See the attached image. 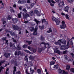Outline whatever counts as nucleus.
Returning a JSON list of instances; mask_svg holds the SVG:
<instances>
[{
  "label": "nucleus",
  "mask_w": 74,
  "mask_h": 74,
  "mask_svg": "<svg viewBox=\"0 0 74 74\" xmlns=\"http://www.w3.org/2000/svg\"><path fill=\"white\" fill-rule=\"evenodd\" d=\"M8 69H6V71L5 72V74H8Z\"/></svg>",
  "instance_id": "nucleus-50"
},
{
  "label": "nucleus",
  "mask_w": 74,
  "mask_h": 74,
  "mask_svg": "<svg viewBox=\"0 0 74 74\" xmlns=\"http://www.w3.org/2000/svg\"><path fill=\"white\" fill-rule=\"evenodd\" d=\"M7 18H8V19L9 20H10V19H11V16H10V15L8 16Z\"/></svg>",
  "instance_id": "nucleus-39"
},
{
  "label": "nucleus",
  "mask_w": 74,
  "mask_h": 74,
  "mask_svg": "<svg viewBox=\"0 0 74 74\" xmlns=\"http://www.w3.org/2000/svg\"><path fill=\"white\" fill-rule=\"evenodd\" d=\"M71 72H73V73H74V69L72 68L71 69Z\"/></svg>",
  "instance_id": "nucleus-46"
},
{
  "label": "nucleus",
  "mask_w": 74,
  "mask_h": 74,
  "mask_svg": "<svg viewBox=\"0 0 74 74\" xmlns=\"http://www.w3.org/2000/svg\"><path fill=\"white\" fill-rule=\"evenodd\" d=\"M16 74H21V72H20V71H18L16 72Z\"/></svg>",
  "instance_id": "nucleus-60"
},
{
  "label": "nucleus",
  "mask_w": 74,
  "mask_h": 74,
  "mask_svg": "<svg viewBox=\"0 0 74 74\" xmlns=\"http://www.w3.org/2000/svg\"><path fill=\"white\" fill-rule=\"evenodd\" d=\"M16 48L18 50H21V47H20L19 45H18Z\"/></svg>",
  "instance_id": "nucleus-28"
},
{
  "label": "nucleus",
  "mask_w": 74,
  "mask_h": 74,
  "mask_svg": "<svg viewBox=\"0 0 74 74\" xmlns=\"http://www.w3.org/2000/svg\"><path fill=\"white\" fill-rule=\"evenodd\" d=\"M6 40V37H5V38H2V40L3 41H5Z\"/></svg>",
  "instance_id": "nucleus-43"
},
{
  "label": "nucleus",
  "mask_w": 74,
  "mask_h": 74,
  "mask_svg": "<svg viewBox=\"0 0 74 74\" xmlns=\"http://www.w3.org/2000/svg\"><path fill=\"white\" fill-rule=\"evenodd\" d=\"M29 58L30 60H32V59H34L33 56H30Z\"/></svg>",
  "instance_id": "nucleus-35"
},
{
  "label": "nucleus",
  "mask_w": 74,
  "mask_h": 74,
  "mask_svg": "<svg viewBox=\"0 0 74 74\" xmlns=\"http://www.w3.org/2000/svg\"><path fill=\"white\" fill-rule=\"evenodd\" d=\"M41 15V14L39 12H38L37 13V16H40Z\"/></svg>",
  "instance_id": "nucleus-26"
},
{
  "label": "nucleus",
  "mask_w": 74,
  "mask_h": 74,
  "mask_svg": "<svg viewBox=\"0 0 74 74\" xmlns=\"http://www.w3.org/2000/svg\"><path fill=\"white\" fill-rule=\"evenodd\" d=\"M12 21H13L14 22H18V18H12Z\"/></svg>",
  "instance_id": "nucleus-17"
},
{
  "label": "nucleus",
  "mask_w": 74,
  "mask_h": 74,
  "mask_svg": "<svg viewBox=\"0 0 74 74\" xmlns=\"http://www.w3.org/2000/svg\"><path fill=\"white\" fill-rule=\"evenodd\" d=\"M61 40H59L58 41V45H61V44H60V43H61Z\"/></svg>",
  "instance_id": "nucleus-31"
},
{
  "label": "nucleus",
  "mask_w": 74,
  "mask_h": 74,
  "mask_svg": "<svg viewBox=\"0 0 74 74\" xmlns=\"http://www.w3.org/2000/svg\"><path fill=\"white\" fill-rule=\"evenodd\" d=\"M28 48L29 50H30L31 51H33L34 52H36V49H33V47H31V46H28Z\"/></svg>",
  "instance_id": "nucleus-6"
},
{
  "label": "nucleus",
  "mask_w": 74,
  "mask_h": 74,
  "mask_svg": "<svg viewBox=\"0 0 74 74\" xmlns=\"http://www.w3.org/2000/svg\"><path fill=\"white\" fill-rule=\"evenodd\" d=\"M12 27L14 30H18L20 29V28L19 27L16 25H12Z\"/></svg>",
  "instance_id": "nucleus-5"
},
{
  "label": "nucleus",
  "mask_w": 74,
  "mask_h": 74,
  "mask_svg": "<svg viewBox=\"0 0 74 74\" xmlns=\"http://www.w3.org/2000/svg\"><path fill=\"white\" fill-rule=\"evenodd\" d=\"M1 21L3 22V24L4 25V24H5V23H6L7 22L5 21H4V19L2 18L1 20Z\"/></svg>",
  "instance_id": "nucleus-29"
},
{
  "label": "nucleus",
  "mask_w": 74,
  "mask_h": 74,
  "mask_svg": "<svg viewBox=\"0 0 74 74\" xmlns=\"http://www.w3.org/2000/svg\"><path fill=\"white\" fill-rule=\"evenodd\" d=\"M22 0L18 1V3H19H19L22 4Z\"/></svg>",
  "instance_id": "nucleus-52"
},
{
  "label": "nucleus",
  "mask_w": 74,
  "mask_h": 74,
  "mask_svg": "<svg viewBox=\"0 0 74 74\" xmlns=\"http://www.w3.org/2000/svg\"><path fill=\"white\" fill-rule=\"evenodd\" d=\"M41 44H44V45H45L42 48V50H44V49H45L47 48L46 45H47L48 48H50V45H49L48 43H45L44 42H42L40 44V45H41Z\"/></svg>",
  "instance_id": "nucleus-2"
},
{
  "label": "nucleus",
  "mask_w": 74,
  "mask_h": 74,
  "mask_svg": "<svg viewBox=\"0 0 74 74\" xmlns=\"http://www.w3.org/2000/svg\"><path fill=\"white\" fill-rule=\"evenodd\" d=\"M30 72H31L32 73H33L34 72V70L32 69V68H30Z\"/></svg>",
  "instance_id": "nucleus-36"
},
{
  "label": "nucleus",
  "mask_w": 74,
  "mask_h": 74,
  "mask_svg": "<svg viewBox=\"0 0 74 74\" xmlns=\"http://www.w3.org/2000/svg\"><path fill=\"white\" fill-rule=\"evenodd\" d=\"M65 16L66 19H69V20H70V18H69V15H67V14H66Z\"/></svg>",
  "instance_id": "nucleus-30"
},
{
  "label": "nucleus",
  "mask_w": 74,
  "mask_h": 74,
  "mask_svg": "<svg viewBox=\"0 0 74 74\" xmlns=\"http://www.w3.org/2000/svg\"><path fill=\"white\" fill-rule=\"evenodd\" d=\"M55 51L56 52L58 53L59 54V55H60L61 52H60L59 51V50L58 49V48H56L55 49Z\"/></svg>",
  "instance_id": "nucleus-14"
},
{
  "label": "nucleus",
  "mask_w": 74,
  "mask_h": 74,
  "mask_svg": "<svg viewBox=\"0 0 74 74\" xmlns=\"http://www.w3.org/2000/svg\"><path fill=\"white\" fill-rule=\"evenodd\" d=\"M2 69H4V67L3 66H1L0 67V73H1V70H2Z\"/></svg>",
  "instance_id": "nucleus-45"
},
{
  "label": "nucleus",
  "mask_w": 74,
  "mask_h": 74,
  "mask_svg": "<svg viewBox=\"0 0 74 74\" xmlns=\"http://www.w3.org/2000/svg\"><path fill=\"white\" fill-rule=\"evenodd\" d=\"M41 72V71L40 69H38V74H40Z\"/></svg>",
  "instance_id": "nucleus-41"
},
{
  "label": "nucleus",
  "mask_w": 74,
  "mask_h": 74,
  "mask_svg": "<svg viewBox=\"0 0 74 74\" xmlns=\"http://www.w3.org/2000/svg\"><path fill=\"white\" fill-rule=\"evenodd\" d=\"M46 21H45V19H44L42 21V23H44Z\"/></svg>",
  "instance_id": "nucleus-57"
},
{
  "label": "nucleus",
  "mask_w": 74,
  "mask_h": 74,
  "mask_svg": "<svg viewBox=\"0 0 74 74\" xmlns=\"http://www.w3.org/2000/svg\"><path fill=\"white\" fill-rule=\"evenodd\" d=\"M55 44H56V45H58V44H59V43H58V42H55Z\"/></svg>",
  "instance_id": "nucleus-63"
},
{
  "label": "nucleus",
  "mask_w": 74,
  "mask_h": 74,
  "mask_svg": "<svg viewBox=\"0 0 74 74\" xmlns=\"http://www.w3.org/2000/svg\"><path fill=\"white\" fill-rule=\"evenodd\" d=\"M54 34H56L57 33V31L56 30H54Z\"/></svg>",
  "instance_id": "nucleus-58"
},
{
  "label": "nucleus",
  "mask_w": 74,
  "mask_h": 74,
  "mask_svg": "<svg viewBox=\"0 0 74 74\" xmlns=\"http://www.w3.org/2000/svg\"><path fill=\"white\" fill-rule=\"evenodd\" d=\"M64 1H61L60 3L58 4V5L59 7H62V6H63L64 5Z\"/></svg>",
  "instance_id": "nucleus-7"
},
{
  "label": "nucleus",
  "mask_w": 74,
  "mask_h": 74,
  "mask_svg": "<svg viewBox=\"0 0 74 74\" xmlns=\"http://www.w3.org/2000/svg\"><path fill=\"white\" fill-rule=\"evenodd\" d=\"M29 29L31 32H32L33 30H35V29H34V27H31Z\"/></svg>",
  "instance_id": "nucleus-20"
},
{
  "label": "nucleus",
  "mask_w": 74,
  "mask_h": 74,
  "mask_svg": "<svg viewBox=\"0 0 74 74\" xmlns=\"http://www.w3.org/2000/svg\"><path fill=\"white\" fill-rule=\"evenodd\" d=\"M69 45H73V43L72 41H70Z\"/></svg>",
  "instance_id": "nucleus-47"
},
{
  "label": "nucleus",
  "mask_w": 74,
  "mask_h": 74,
  "mask_svg": "<svg viewBox=\"0 0 74 74\" xmlns=\"http://www.w3.org/2000/svg\"><path fill=\"white\" fill-rule=\"evenodd\" d=\"M35 4L34 3H32L31 5V7L32 8L33 7H34V5Z\"/></svg>",
  "instance_id": "nucleus-42"
},
{
  "label": "nucleus",
  "mask_w": 74,
  "mask_h": 74,
  "mask_svg": "<svg viewBox=\"0 0 74 74\" xmlns=\"http://www.w3.org/2000/svg\"><path fill=\"white\" fill-rule=\"evenodd\" d=\"M10 53H5L4 54V55L5 57H6V58H8L10 56Z\"/></svg>",
  "instance_id": "nucleus-11"
},
{
  "label": "nucleus",
  "mask_w": 74,
  "mask_h": 74,
  "mask_svg": "<svg viewBox=\"0 0 74 74\" xmlns=\"http://www.w3.org/2000/svg\"><path fill=\"white\" fill-rule=\"evenodd\" d=\"M55 22L56 23V25H59L60 23V20L56 19L55 20Z\"/></svg>",
  "instance_id": "nucleus-15"
},
{
  "label": "nucleus",
  "mask_w": 74,
  "mask_h": 74,
  "mask_svg": "<svg viewBox=\"0 0 74 74\" xmlns=\"http://www.w3.org/2000/svg\"><path fill=\"white\" fill-rule=\"evenodd\" d=\"M69 42H68L67 43V46H62L61 47V49L62 50H65L66 49H68L69 48Z\"/></svg>",
  "instance_id": "nucleus-3"
},
{
  "label": "nucleus",
  "mask_w": 74,
  "mask_h": 74,
  "mask_svg": "<svg viewBox=\"0 0 74 74\" xmlns=\"http://www.w3.org/2000/svg\"><path fill=\"white\" fill-rule=\"evenodd\" d=\"M12 38V40H13V41H14V42H16V40H15V39H14V38Z\"/></svg>",
  "instance_id": "nucleus-56"
},
{
  "label": "nucleus",
  "mask_w": 74,
  "mask_h": 74,
  "mask_svg": "<svg viewBox=\"0 0 74 74\" xmlns=\"http://www.w3.org/2000/svg\"><path fill=\"white\" fill-rule=\"evenodd\" d=\"M14 70L13 72V74H15V73L16 71V66H14L13 67Z\"/></svg>",
  "instance_id": "nucleus-18"
},
{
  "label": "nucleus",
  "mask_w": 74,
  "mask_h": 74,
  "mask_svg": "<svg viewBox=\"0 0 74 74\" xmlns=\"http://www.w3.org/2000/svg\"><path fill=\"white\" fill-rule=\"evenodd\" d=\"M15 55L19 56V55H20V54H21V51H18L17 52L16 51H15Z\"/></svg>",
  "instance_id": "nucleus-13"
},
{
  "label": "nucleus",
  "mask_w": 74,
  "mask_h": 74,
  "mask_svg": "<svg viewBox=\"0 0 74 74\" xmlns=\"http://www.w3.org/2000/svg\"><path fill=\"white\" fill-rule=\"evenodd\" d=\"M58 64H57V65H55L53 67V68H55L56 69H58Z\"/></svg>",
  "instance_id": "nucleus-25"
},
{
  "label": "nucleus",
  "mask_w": 74,
  "mask_h": 74,
  "mask_svg": "<svg viewBox=\"0 0 74 74\" xmlns=\"http://www.w3.org/2000/svg\"><path fill=\"white\" fill-rule=\"evenodd\" d=\"M68 1H69V3H71V2H73V1L72 0H67Z\"/></svg>",
  "instance_id": "nucleus-62"
},
{
  "label": "nucleus",
  "mask_w": 74,
  "mask_h": 74,
  "mask_svg": "<svg viewBox=\"0 0 74 74\" xmlns=\"http://www.w3.org/2000/svg\"><path fill=\"white\" fill-rule=\"evenodd\" d=\"M52 19L53 21H56V18L53 16L52 17Z\"/></svg>",
  "instance_id": "nucleus-33"
},
{
  "label": "nucleus",
  "mask_w": 74,
  "mask_h": 74,
  "mask_svg": "<svg viewBox=\"0 0 74 74\" xmlns=\"http://www.w3.org/2000/svg\"><path fill=\"white\" fill-rule=\"evenodd\" d=\"M33 35H37L38 34L37 32V28H35L34 31L33 32Z\"/></svg>",
  "instance_id": "nucleus-10"
},
{
  "label": "nucleus",
  "mask_w": 74,
  "mask_h": 74,
  "mask_svg": "<svg viewBox=\"0 0 74 74\" xmlns=\"http://www.w3.org/2000/svg\"><path fill=\"white\" fill-rule=\"evenodd\" d=\"M24 51L25 52H27V53H29V54H31L32 53L30 52V51L27 50H25Z\"/></svg>",
  "instance_id": "nucleus-27"
},
{
  "label": "nucleus",
  "mask_w": 74,
  "mask_h": 74,
  "mask_svg": "<svg viewBox=\"0 0 74 74\" xmlns=\"http://www.w3.org/2000/svg\"><path fill=\"white\" fill-rule=\"evenodd\" d=\"M23 11H24L25 13H23V18H26L27 17H29L30 16H29V14H27L26 12H27V10H26V9L25 8H23Z\"/></svg>",
  "instance_id": "nucleus-1"
},
{
  "label": "nucleus",
  "mask_w": 74,
  "mask_h": 74,
  "mask_svg": "<svg viewBox=\"0 0 74 74\" xmlns=\"http://www.w3.org/2000/svg\"><path fill=\"white\" fill-rule=\"evenodd\" d=\"M18 16L19 18H20L21 17V14H18Z\"/></svg>",
  "instance_id": "nucleus-54"
},
{
  "label": "nucleus",
  "mask_w": 74,
  "mask_h": 74,
  "mask_svg": "<svg viewBox=\"0 0 74 74\" xmlns=\"http://www.w3.org/2000/svg\"><path fill=\"white\" fill-rule=\"evenodd\" d=\"M10 47H12V48H14V49L16 48L15 46V45H13L12 43L11 42L10 43Z\"/></svg>",
  "instance_id": "nucleus-12"
},
{
  "label": "nucleus",
  "mask_w": 74,
  "mask_h": 74,
  "mask_svg": "<svg viewBox=\"0 0 74 74\" xmlns=\"http://www.w3.org/2000/svg\"><path fill=\"white\" fill-rule=\"evenodd\" d=\"M39 28H40V29H41V30H42L43 29H44V27L43 26H40L39 27Z\"/></svg>",
  "instance_id": "nucleus-48"
},
{
  "label": "nucleus",
  "mask_w": 74,
  "mask_h": 74,
  "mask_svg": "<svg viewBox=\"0 0 74 74\" xmlns=\"http://www.w3.org/2000/svg\"><path fill=\"white\" fill-rule=\"evenodd\" d=\"M40 39L42 41H44V37L42 36H41Z\"/></svg>",
  "instance_id": "nucleus-21"
},
{
  "label": "nucleus",
  "mask_w": 74,
  "mask_h": 74,
  "mask_svg": "<svg viewBox=\"0 0 74 74\" xmlns=\"http://www.w3.org/2000/svg\"><path fill=\"white\" fill-rule=\"evenodd\" d=\"M34 21H35V22H36L37 24L38 25V23H39L40 22L39 21L37 20V19H34Z\"/></svg>",
  "instance_id": "nucleus-23"
},
{
  "label": "nucleus",
  "mask_w": 74,
  "mask_h": 74,
  "mask_svg": "<svg viewBox=\"0 0 74 74\" xmlns=\"http://www.w3.org/2000/svg\"><path fill=\"white\" fill-rule=\"evenodd\" d=\"M27 56H26L25 58V61L27 62H28V59L27 58Z\"/></svg>",
  "instance_id": "nucleus-32"
},
{
  "label": "nucleus",
  "mask_w": 74,
  "mask_h": 74,
  "mask_svg": "<svg viewBox=\"0 0 74 74\" xmlns=\"http://www.w3.org/2000/svg\"><path fill=\"white\" fill-rule=\"evenodd\" d=\"M55 61H51L50 63L51 66V65L53 64H55Z\"/></svg>",
  "instance_id": "nucleus-34"
},
{
  "label": "nucleus",
  "mask_w": 74,
  "mask_h": 74,
  "mask_svg": "<svg viewBox=\"0 0 74 74\" xmlns=\"http://www.w3.org/2000/svg\"><path fill=\"white\" fill-rule=\"evenodd\" d=\"M68 58V56H65V60H67Z\"/></svg>",
  "instance_id": "nucleus-55"
},
{
  "label": "nucleus",
  "mask_w": 74,
  "mask_h": 74,
  "mask_svg": "<svg viewBox=\"0 0 74 74\" xmlns=\"http://www.w3.org/2000/svg\"><path fill=\"white\" fill-rule=\"evenodd\" d=\"M67 52V51L66 50L65 51L63 52V54H66Z\"/></svg>",
  "instance_id": "nucleus-53"
},
{
  "label": "nucleus",
  "mask_w": 74,
  "mask_h": 74,
  "mask_svg": "<svg viewBox=\"0 0 74 74\" xmlns=\"http://www.w3.org/2000/svg\"><path fill=\"white\" fill-rule=\"evenodd\" d=\"M38 50H39V52H41L42 51V49H41L40 48H39L38 49Z\"/></svg>",
  "instance_id": "nucleus-51"
},
{
  "label": "nucleus",
  "mask_w": 74,
  "mask_h": 74,
  "mask_svg": "<svg viewBox=\"0 0 74 74\" xmlns=\"http://www.w3.org/2000/svg\"><path fill=\"white\" fill-rule=\"evenodd\" d=\"M29 14L31 15V16H33V15H34V13H33V11H31L29 13Z\"/></svg>",
  "instance_id": "nucleus-19"
},
{
  "label": "nucleus",
  "mask_w": 74,
  "mask_h": 74,
  "mask_svg": "<svg viewBox=\"0 0 74 74\" xmlns=\"http://www.w3.org/2000/svg\"><path fill=\"white\" fill-rule=\"evenodd\" d=\"M26 3V1H22V4H25Z\"/></svg>",
  "instance_id": "nucleus-44"
},
{
  "label": "nucleus",
  "mask_w": 74,
  "mask_h": 74,
  "mask_svg": "<svg viewBox=\"0 0 74 74\" xmlns=\"http://www.w3.org/2000/svg\"><path fill=\"white\" fill-rule=\"evenodd\" d=\"M71 55H72L73 57V58H74V54L73 53H71Z\"/></svg>",
  "instance_id": "nucleus-59"
},
{
  "label": "nucleus",
  "mask_w": 74,
  "mask_h": 74,
  "mask_svg": "<svg viewBox=\"0 0 74 74\" xmlns=\"http://www.w3.org/2000/svg\"><path fill=\"white\" fill-rule=\"evenodd\" d=\"M61 29H65L66 27V25L65 24H63L61 25L60 26Z\"/></svg>",
  "instance_id": "nucleus-8"
},
{
  "label": "nucleus",
  "mask_w": 74,
  "mask_h": 74,
  "mask_svg": "<svg viewBox=\"0 0 74 74\" xmlns=\"http://www.w3.org/2000/svg\"><path fill=\"white\" fill-rule=\"evenodd\" d=\"M27 3H30V0H28L27 1Z\"/></svg>",
  "instance_id": "nucleus-64"
},
{
  "label": "nucleus",
  "mask_w": 74,
  "mask_h": 74,
  "mask_svg": "<svg viewBox=\"0 0 74 74\" xmlns=\"http://www.w3.org/2000/svg\"><path fill=\"white\" fill-rule=\"evenodd\" d=\"M5 62V60L2 61L1 62H0V66H1V65L2 64V63H4Z\"/></svg>",
  "instance_id": "nucleus-37"
},
{
  "label": "nucleus",
  "mask_w": 74,
  "mask_h": 74,
  "mask_svg": "<svg viewBox=\"0 0 74 74\" xmlns=\"http://www.w3.org/2000/svg\"><path fill=\"white\" fill-rule=\"evenodd\" d=\"M38 11L37 10H35L34 11V12L35 14H37V13H38Z\"/></svg>",
  "instance_id": "nucleus-49"
},
{
  "label": "nucleus",
  "mask_w": 74,
  "mask_h": 74,
  "mask_svg": "<svg viewBox=\"0 0 74 74\" xmlns=\"http://www.w3.org/2000/svg\"><path fill=\"white\" fill-rule=\"evenodd\" d=\"M61 43L63 44H66V41L65 39H61Z\"/></svg>",
  "instance_id": "nucleus-9"
},
{
  "label": "nucleus",
  "mask_w": 74,
  "mask_h": 74,
  "mask_svg": "<svg viewBox=\"0 0 74 74\" xmlns=\"http://www.w3.org/2000/svg\"><path fill=\"white\" fill-rule=\"evenodd\" d=\"M70 65H67L66 66V70H69V69H70Z\"/></svg>",
  "instance_id": "nucleus-22"
},
{
  "label": "nucleus",
  "mask_w": 74,
  "mask_h": 74,
  "mask_svg": "<svg viewBox=\"0 0 74 74\" xmlns=\"http://www.w3.org/2000/svg\"><path fill=\"white\" fill-rule=\"evenodd\" d=\"M26 42H28V43L29 45H30V44H31V43H32V41H30L29 42L28 41H26Z\"/></svg>",
  "instance_id": "nucleus-40"
},
{
  "label": "nucleus",
  "mask_w": 74,
  "mask_h": 74,
  "mask_svg": "<svg viewBox=\"0 0 74 74\" xmlns=\"http://www.w3.org/2000/svg\"><path fill=\"white\" fill-rule=\"evenodd\" d=\"M10 33L12 36H15V34H14L13 32L11 31Z\"/></svg>",
  "instance_id": "nucleus-24"
},
{
  "label": "nucleus",
  "mask_w": 74,
  "mask_h": 74,
  "mask_svg": "<svg viewBox=\"0 0 74 74\" xmlns=\"http://www.w3.org/2000/svg\"><path fill=\"white\" fill-rule=\"evenodd\" d=\"M69 6H66L65 7V10L66 11V12H68V11H69Z\"/></svg>",
  "instance_id": "nucleus-16"
},
{
  "label": "nucleus",
  "mask_w": 74,
  "mask_h": 74,
  "mask_svg": "<svg viewBox=\"0 0 74 74\" xmlns=\"http://www.w3.org/2000/svg\"><path fill=\"white\" fill-rule=\"evenodd\" d=\"M52 29L51 28H50L49 29V30L47 31V33H51V32H52Z\"/></svg>",
  "instance_id": "nucleus-38"
},
{
  "label": "nucleus",
  "mask_w": 74,
  "mask_h": 74,
  "mask_svg": "<svg viewBox=\"0 0 74 74\" xmlns=\"http://www.w3.org/2000/svg\"><path fill=\"white\" fill-rule=\"evenodd\" d=\"M58 72L59 74H68L67 72H65L64 71H63L60 69H59L58 71Z\"/></svg>",
  "instance_id": "nucleus-4"
},
{
  "label": "nucleus",
  "mask_w": 74,
  "mask_h": 74,
  "mask_svg": "<svg viewBox=\"0 0 74 74\" xmlns=\"http://www.w3.org/2000/svg\"><path fill=\"white\" fill-rule=\"evenodd\" d=\"M10 11H11L12 12H14V10H13V9H10Z\"/></svg>",
  "instance_id": "nucleus-61"
}]
</instances>
